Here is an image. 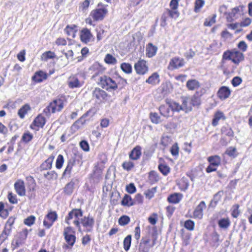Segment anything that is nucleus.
I'll use <instances>...</instances> for the list:
<instances>
[{
    "instance_id": "f257e3e1",
    "label": "nucleus",
    "mask_w": 252,
    "mask_h": 252,
    "mask_svg": "<svg viewBox=\"0 0 252 252\" xmlns=\"http://www.w3.org/2000/svg\"><path fill=\"white\" fill-rule=\"evenodd\" d=\"M82 216L83 211L81 209H73L66 216L65 222L66 224H69L70 220L74 217L76 219L73 221V224L79 230H81V226L82 225L86 231H92L95 223L94 218L89 214L87 216L83 217L79 220V218Z\"/></svg>"
},
{
    "instance_id": "f03ea898",
    "label": "nucleus",
    "mask_w": 252,
    "mask_h": 252,
    "mask_svg": "<svg viewBox=\"0 0 252 252\" xmlns=\"http://www.w3.org/2000/svg\"><path fill=\"white\" fill-rule=\"evenodd\" d=\"M98 84L102 89L110 92L122 90L127 85V82L119 75L113 77L104 75L99 78Z\"/></svg>"
},
{
    "instance_id": "7ed1b4c3",
    "label": "nucleus",
    "mask_w": 252,
    "mask_h": 252,
    "mask_svg": "<svg viewBox=\"0 0 252 252\" xmlns=\"http://www.w3.org/2000/svg\"><path fill=\"white\" fill-rule=\"evenodd\" d=\"M100 4L97 5V7L91 11L89 17L85 19L86 24L94 26V22L102 21L108 13L107 5H102L101 7H99Z\"/></svg>"
},
{
    "instance_id": "20e7f679",
    "label": "nucleus",
    "mask_w": 252,
    "mask_h": 252,
    "mask_svg": "<svg viewBox=\"0 0 252 252\" xmlns=\"http://www.w3.org/2000/svg\"><path fill=\"white\" fill-rule=\"evenodd\" d=\"M180 0H171L169 3V8L166 9L161 17L160 26L165 27L166 25V21L168 17L171 18H177L179 16V12L178 11L179 3Z\"/></svg>"
},
{
    "instance_id": "39448f33",
    "label": "nucleus",
    "mask_w": 252,
    "mask_h": 252,
    "mask_svg": "<svg viewBox=\"0 0 252 252\" xmlns=\"http://www.w3.org/2000/svg\"><path fill=\"white\" fill-rule=\"evenodd\" d=\"M65 102V99L64 97L57 98L51 101L43 112L46 116L61 112L64 107Z\"/></svg>"
},
{
    "instance_id": "423d86ee",
    "label": "nucleus",
    "mask_w": 252,
    "mask_h": 252,
    "mask_svg": "<svg viewBox=\"0 0 252 252\" xmlns=\"http://www.w3.org/2000/svg\"><path fill=\"white\" fill-rule=\"evenodd\" d=\"M63 236L66 244L63 246V249L65 250L71 249L75 243L76 237L75 231L71 226L64 228Z\"/></svg>"
},
{
    "instance_id": "0eeeda50",
    "label": "nucleus",
    "mask_w": 252,
    "mask_h": 252,
    "mask_svg": "<svg viewBox=\"0 0 252 252\" xmlns=\"http://www.w3.org/2000/svg\"><path fill=\"white\" fill-rule=\"evenodd\" d=\"M207 160L209 165L206 168V171L209 173L217 170V167L220 165L221 159L219 156L214 155L209 157Z\"/></svg>"
},
{
    "instance_id": "6e6552de",
    "label": "nucleus",
    "mask_w": 252,
    "mask_h": 252,
    "mask_svg": "<svg viewBox=\"0 0 252 252\" xmlns=\"http://www.w3.org/2000/svg\"><path fill=\"white\" fill-rule=\"evenodd\" d=\"M134 68L137 74L144 75L149 71L148 62L144 59H140L134 63Z\"/></svg>"
},
{
    "instance_id": "1a4fd4ad",
    "label": "nucleus",
    "mask_w": 252,
    "mask_h": 252,
    "mask_svg": "<svg viewBox=\"0 0 252 252\" xmlns=\"http://www.w3.org/2000/svg\"><path fill=\"white\" fill-rule=\"evenodd\" d=\"M206 208V203L204 201H201L194 209L192 216L189 213L186 215V218H191L194 219L201 220L203 217V211Z\"/></svg>"
},
{
    "instance_id": "9d476101",
    "label": "nucleus",
    "mask_w": 252,
    "mask_h": 252,
    "mask_svg": "<svg viewBox=\"0 0 252 252\" xmlns=\"http://www.w3.org/2000/svg\"><path fill=\"white\" fill-rule=\"evenodd\" d=\"M46 123V119L42 114H39L33 120L30 126V128L37 131L40 128H43Z\"/></svg>"
},
{
    "instance_id": "9b49d317",
    "label": "nucleus",
    "mask_w": 252,
    "mask_h": 252,
    "mask_svg": "<svg viewBox=\"0 0 252 252\" xmlns=\"http://www.w3.org/2000/svg\"><path fill=\"white\" fill-rule=\"evenodd\" d=\"M27 181L28 189V198L30 200L34 199L36 196L35 193L36 183L34 178L32 176H28L26 177Z\"/></svg>"
},
{
    "instance_id": "f8f14e48",
    "label": "nucleus",
    "mask_w": 252,
    "mask_h": 252,
    "mask_svg": "<svg viewBox=\"0 0 252 252\" xmlns=\"http://www.w3.org/2000/svg\"><path fill=\"white\" fill-rule=\"evenodd\" d=\"M58 219V214L55 211L50 210L45 216L43 224L44 226L49 229Z\"/></svg>"
},
{
    "instance_id": "ddd939ff",
    "label": "nucleus",
    "mask_w": 252,
    "mask_h": 252,
    "mask_svg": "<svg viewBox=\"0 0 252 252\" xmlns=\"http://www.w3.org/2000/svg\"><path fill=\"white\" fill-rule=\"evenodd\" d=\"M185 60L179 57L172 58L168 65L167 68L169 70H174L183 67L185 64Z\"/></svg>"
},
{
    "instance_id": "4468645a",
    "label": "nucleus",
    "mask_w": 252,
    "mask_h": 252,
    "mask_svg": "<svg viewBox=\"0 0 252 252\" xmlns=\"http://www.w3.org/2000/svg\"><path fill=\"white\" fill-rule=\"evenodd\" d=\"M93 97L99 103H101L107 100L108 94L105 91L99 88H95L92 93Z\"/></svg>"
},
{
    "instance_id": "2eb2a0df",
    "label": "nucleus",
    "mask_w": 252,
    "mask_h": 252,
    "mask_svg": "<svg viewBox=\"0 0 252 252\" xmlns=\"http://www.w3.org/2000/svg\"><path fill=\"white\" fill-rule=\"evenodd\" d=\"M152 239L151 245H146L140 242L139 248V252H149L151 248L153 247L157 243L158 240V234L156 232L152 233L151 235Z\"/></svg>"
},
{
    "instance_id": "dca6fc26",
    "label": "nucleus",
    "mask_w": 252,
    "mask_h": 252,
    "mask_svg": "<svg viewBox=\"0 0 252 252\" xmlns=\"http://www.w3.org/2000/svg\"><path fill=\"white\" fill-rule=\"evenodd\" d=\"M67 85L70 89H74L81 87L83 85V82L79 80L77 74L70 75L67 81Z\"/></svg>"
},
{
    "instance_id": "f3484780",
    "label": "nucleus",
    "mask_w": 252,
    "mask_h": 252,
    "mask_svg": "<svg viewBox=\"0 0 252 252\" xmlns=\"http://www.w3.org/2000/svg\"><path fill=\"white\" fill-rule=\"evenodd\" d=\"M106 68L97 62H94L89 68V70L93 74V77L103 74Z\"/></svg>"
},
{
    "instance_id": "a211bd4d",
    "label": "nucleus",
    "mask_w": 252,
    "mask_h": 252,
    "mask_svg": "<svg viewBox=\"0 0 252 252\" xmlns=\"http://www.w3.org/2000/svg\"><path fill=\"white\" fill-rule=\"evenodd\" d=\"M28 235V230L27 228L23 229L19 233V236L16 239L14 243L12 242V245L13 246V249H16L23 244L26 240Z\"/></svg>"
},
{
    "instance_id": "6ab92c4d",
    "label": "nucleus",
    "mask_w": 252,
    "mask_h": 252,
    "mask_svg": "<svg viewBox=\"0 0 252 252\" xmlns=\"http://www.w3.org/2000/svg\"><path fill=\"white\" fill-rule=\"evenodd\" d=\"M14 188L16 193L20 196L26 195V189L24 181L22 179H18L14 184Z\"/></svg>"
},
{
    "instance_id": "aec40b11",
    "label": "nucleus",
    "mask_w": 252,
    "mask_h": 252,
    "mask_svg": "<svg viewBox=\"0 0 252 252\" xmlns=\"http://www.w3.org/2000/svg\"><path fill=\"white\" fill-rule=\"evenodd\" d=\"M93 34L90 30L87 28H83L80 32V38L81 41L85 44L89 43L92 38Z\"/></svg>"
},
{
    "instance_id": "412c9836",
    "label": "nucleus",
    "mask_w": 252,
    "mask_h": 252,
    "mask_svg": "<svg viewBox=\"0 0 252 252\" xmlns=\"http://www.w3.org/2000/svg\"><path fill=\"white\" fill-rule=\"evenodd\" d=\"M231 94V91L226 86H221L217 92L218 97L221 100H224L229 97Z\"/></svg>"
},
{
    "instance_id": "4be33fe9",
    "label": "nucleus",
    "mask_w": 252,
    "mask_h": 252,
    "mask_svg": "<svg viewBox=\"0 0 252 252\" xmlns=\"http://www.w3.org/2000/svg\"><path fill=\"white\" fill-rule=\"evenodd\" d=\"M54 159L55 155L53 154L50 155L40 164L39 166L40 170L42 171L51 169Z\"/></svg>"
},
{
    "instance_id": "5701e85b",
    "label": "nucleus",
    "mask_w": 252,
    "mask_h": 252,
    "mask_svg": "<svg viewBox=\"0 0 252 252\" xmlns=\"http://www.w3.org/2000/svg\"><path fill=\"white\" fill-rule=\"evenodd\" d=\"M48 78V74L43 71L40 70L36 71L34 75L32 76V80L36 83H41L45 80Z\"/></svg>"
},
{
    "instance_id": "b1692460",
    "label": "nucleus",
    "mask_w": 252,
    "mask_h": 252,
    "mask_svg": "<svg viewBox=\"0 0 252 252\" xmlns=\"http://www.w3.org/2000/svg\"><path fill=\"white\" fill-rule=\"evenodd\" d=\"M142 148L139 145L136 146L129 153V158L131 160H138L142 155Z\"/></svg>"
},
{
    "instance_id": "393cba45",
    "label": "nucleus",
    "mask_w": 252,
    "mask_h": 252,
    "mask_svg": "<svg viewBox=\"0 0 252 252\" xmlns=\"http://www.w3.org/2000/svg\"><path fill=\"white\" fill-rule=\"evenodd\" d=\"M180 117H176L172 119V120L169 121L164 126V127L167 130H172L176 129L179 125L181 123Z\"/></svg>"
},
{
    "instance_id": "a878e982",
    "label": "nucleus",
    "mask_w": 252,
    "mask_h": 252,
    "mask_svg": "<svg viewBox=\"0 0 252 252\" xmlns=\"http://www.w3.org/2000/svg\"><path fill=\"white\" fill-rule=\"evenodd\" d=\"M64 31L67 36H70L72 38H74L76 36V33L78 31V27L75 24L67 25L65 27Z\"/></svg>"
},
{
    "instance_id": "bb28decb",
    "label": "nucleus",
    "mask_w": 252,
    "mask_h": 252,
    "mask_svg": "<svg viewBox=\"0 0 252 252\" xmlns=\"http://www.w3.org/2000/svg\"><path fill=\"white\" fill-rule=\"evenodd\" d=\"M224 60H231L235 63H236V51L227 50L224 52L222 55V62Z\"/></svg>"
},
{
    "instance_id": "cd10ccee",
    "label": "nucleus",
    "mask_w": 252,
    "mask_h": 252,
    "mask_svg": "<svg viewBox=\"0 0 252 252\" xmlns=\"http://www.w3.org/2000/svg\"><path fill=\"white\" fill-rule=\"evenodd\" d=\"M183 194L181 193L175 192L170 194L168 198L167 201L170 203L178 204L183 198Z\"/></svg>"
},
{
    "instance_id": "c85d7f7f",
    "label": "nucleus",
    "mask_w": 252,
    "mask_h": 252,
    "mask_svg": "<svg viewBox=\"0 0 252 252\" xmlns=\"http://www.w3.org/2000/svg\"><path fill=\"white\" fill-rule=\"evenodd\" d=\"M200 87V83L196 79L189 80L186 83V87L189 91H195Z\"/></svg>"
},
{
    "instance_id": "c756f323",
    "label": "nucleus",
    "mask_w": 252,
    "mask_h": 252,
    "mask_svg": "<svg viewBox=\"0 0 252 252\" xmlns=\"http://www.w3.org/2000/svg\"><path fill=\"white\" fill-rule=\"evenodd\" d=\"M158 111L160 114L166 118L171 116V110L168 105L162 104L158 107Z\"/></svg>"
},
{
    "instance_id": "7c9ffc66",
    "label": "nucleus",
    "mask_w": 252,
    "mask_h": 252,
    "mask_svg": "<svg viewBox=\"0 0 252 252\" xmlns=\"http://www.w3.org/2000/svg\"><path fill=\"white\" fill-rule=\"evenodd\" d=\"M225 116L224 113L220 110L217 111L214 115L212 121V125L213 126H216L219 124V122L220 120H225Z\"/></svg>"
},
{
    "instance_id": "2f4dec72",
    "label": "nucleus",
    "mask_w": 252,
    "mask_h": 252,
    "mask_svg": "<svg viewBox=\"0 0 252 252\" xmlns=\"http://www.w3.org/2000/svg\"><path fill=\"white\" fill-rule=\"evenodd\" d=\"M158 51L157 46L154 45L152 43H149L146 48V55L148 58H152L156 55Z\"/></svg>"
},
{
    "instance_id": "473e14b6",
    "label": "nucleus",
    "mask_w": 252,
    "mask_h": 252,
    "mask_svg": "<svg viewBox=\"0 0 252 252\" xmlns=\"http://www.w3.org/2000/svg\"><path fill=\"white\" fill-rule=\"evenodd\" d=\"M165 102L166 104L169 106L171 111L172 112H179L183 110L182 106L175 101H171L167 99L165 100Z\"/></svg>"
},
{
    "instance_id": "72a5a7b5",
    "label": "nucleus",
    "mask_w": 252,
    "mask_h": 252,
    "mask_svg": "<svg viewBox=\"0 0 252 252\" xmlns=\"http://www.w3.org/2000/svg\"><path fill=\"white\" fill-rule=\"evenodd\" d=\"M135 204V201L130 195L125 194L121 201V205L124 207H131Z\"/></svg>"
},
{
    "instance_id": "f704fd0d",
    "label": "nucleus",
    "mask_w": 252,
    "mask_h": 252,
    "mask_svg": "<svg viewBox=\"0 0 252 252\" xmlns=\"http://www.w3.org/2000/svg\"><path fill=\"white\" fill-rule=\"evenodd\" d=\"M88 113L89 112L85 113L81 117H80L71 126V129L73 130L74 132L78 130L81 127V126L84 124L85 121H84V122H82V120L84 118L88 116Z\"/></svg>"
},
{
    "instance_id": "c9c22d12",
    "label": "nucleus",
    "mask_w": 252,
    "mask_h": 252,
    "mask_svg": "<svg viewBox=\"0 0 252 252\" xmlns=\"http://www.w3.org/2000/svg\"><path fill=\"white\" fill-rule=\"evenodd\" d=\"M31 110L30 104L26 103L23 105L18 111V115L20 119H23L25 116Z\"/></svg>"
},
{
    "instance_id": "e433bc0d",
    "label": "nucleus",
    "mask_w": 252,
    "mask_h": 252,
    "mask_svg": "<svg viewBox=\"0 0 252 252\" xmlns=\"http://www.w3.org/2000/svg\"><path fill=\"white\" fill-rule=\"evenodd\" d=\"M75 159L74 158H70L68 160L67 165L63 174V176H65L66 175L69 176L70 175L73 167L75 164Z\"/></svg>"
},
{
    "instance_id": "4c0bfd02",
    "label": "nucleus",
    "mask_w": 252,
    "mask_h": 252,
    "mask_svg": "<svg viewBox=\"0 0 252 252\" xmlns=\"http://www.w3.org/2000/svg\"><path fill=\"white\" fill-rule=\"evenodd\" d=\"M159 75L158 72L153 73L146 80V83L152 85H155L159 83Z\"/></svg>"
},
{
    "instance_id": "58836bf2",
    "label": "nucleus",
    "mask_w": 252,
    "mask_h": 252,
    "mask_svg": "<svg viewBox=\"0 0 252 252\" xmlns=\"http://www.w3.org/2000/svg\"><path fill=\"white\" fill-rule=\"evenodd\" d=\"M159 180V175L156 171L152 170L149 173L148 181L151 185L157 183Z\"/></svg>"
},
{
    "instance_id": "ea45409f",
    "label": "nucleus",
    "mask_w": 252,
    "mask_h": 252,
    "mask_svg": "<svg viewBox=\"0 0 252 252\" xmlns=\"http://www.w3.org/2000/svg\"><path fill=\"white\" fill-rule=\"evenodd\" d=\"M56 57L55 52L51 51H48L44 52L40 56L42 61H47L49 59H54Z\"/></svg>"
},
{
    "instance_id": "a19ab883",
    "label": "nucleus",
    "mask_w": 252,
    "mask_h": 252,
    "mask_svg": "<svg viewBox=\"0 0 252 252\" xmlns=\"http://www.w3.org/2000/svg\"><path fill=\"white\" fill-rule=\"evenodd\" d=\"M149 118L151 122L155 124H158L162 121L161 117L157 112H151Z\"/></svg>"
},
{
    "instance_id": "79ce46f5",
    "label": "nucleus",
    "mask_w": 252,
    "mask_h": 252,
    "mask_svg": "<svg viewBox=\"0 0 252 252\" xmlns=\"http://www.w3.org/2000/svg\"><path fill=\"white\" fill-rule=\"evenodd\" d=\"M16 218L15 216H10L6 221L4 228L9 231H12L13 225L15 223Z\"/></svg>"
},
{
    "instance_id": "37998d69",
    "label": "nucleus",
    "mask_w": 252,
    "mask_h": 252,
    "mask_svg": "<svg viewBox=\"0 0 252 252\" xmlns=\"http://www.w3.org/2000/svg\"><path fill=\"white\" fill-rule=\"evenodd\" d=\"M158 188L157 187L145 190L144 192V194L146 198L150 200L155 196V193L157 191Z\"/></svg>"
},
{
    "instance_id": "c03bdc74",
    "label": "nucleus",
    "mask_w": 252,
    "mask_h": 252,
    "mask_svg": "<svg viewBox=\"0 0 252 252\" xmlns=\"http://www.w3.org/2000/svg\"><path fill=\"white\" fill-rule=\"evenodd\" d=\"M8 216L9 211L5 208L4 202L0 201V217L3 219H5Z\"/></svg>"
},
{
    "instance_id": "a18cd8bd",
    "label": "nucleus",
    "mask_w": 252,
    "mask_h": 252,
    "mask_svg": "<svg viewBox=\"0 0 252 252\" xmlns=\"http://www.w3.org/2000/svg\"><path fill=\"white\" fill-rule=\"evenodd\" d=\"M205 3L204 0H195L194 3L193 11L195 13L200 12Z\"/></svg>"
},
{
    "instance_id": "49530a36",
    "label": "nucleus",
    "mask_w": 252,
    "mask_h": 252,
    "mask_svg": "<svg viewBox=\"0 0 252 252\" xmlns=\"http://www.w3.org/2000/svg\"><path fill=\"white\" fill-rule=\"evenodd\" d=\"M11 233V231L3 228L0 234V245L2 244L6 240L8 239V237L10 236Z\"/></svg>"
},
{
    "instance_id": "de8ad7c7",
    "label": "nucleus",
    "mask_w": 252,
    "mask_h": 252,
    "mask_svg": "<svg viewBox=\"0 0 252 252\" xmlns=\"http://www.w3.org/2000/svg\"><path fill=\"white\" fill-rule=\"evenodd\" d=\"M236 8H234L232 10V12L225 13L226 19L228 23L233 22L236 18Z\"/></svg>"
},
{
    "instance_id": "09e8293b",
    "label": "nucleus",
    "mask_w": 252,
    "mask_h": 252,
    "mask_svg": "<svg viewBox=\"0 0 252 252\" xmlns=\"http://www.w3.org/2000/svg\"><path fill=\"white\" fill-rule=\"evenodd\" d=\"M181 232V239L182 240L183 245L187 246L189 244L190 234L189 233H185L183 230H182Z\"/></svg>"
},
{
    "instance_id": "8fccbe9b",
    "label": "nucleus",
    "mask_w": 252,
    "mask_h": 252,
    "mask_svg": "<svg viewBox=\"0 0 252 252\" xmlns=\"http://www.w3.org/2000/svg\"><path fill=\"white\" fill-rule=\"evenodd\" d=\"M33 138V134L31 133L29 131H26L25 132L22 136L21 140L23 142L25 143H28L31 141Z\"/></svg>"
},
{
    "instance_id": "3c124183",
    "label": "nucleus",
    "mask_w": 252,
    "mask_h": 252,
    "mask_svg": "<svg viewBox=\"0 0 252 252\" xmlns=\"http://www.w3.org/2000/svg\"><path fill=\"white\" fill-rule=\"evenodd\" d=\"M131 244V235H128L126 236L123 242V247L126 251H127L129 250Z\"/></svg>"
},
{
    "instance_id": "603ef678",
    "label": "nucleus",
    "mask_w": 252,
    "mask_h": 252,
    "mask_svg": "<svg viewBox=\"0 0 252 252\" xmlns=\"http://www.w3.org/2000/svg\"><path fill=\"white\" fill-rule=\"evenodd\" d=\"M230 220L228 218H223L218 221V225L220 228H227L230 225Z\"/></svg>"
},
{
    "instance_id": "864d4df0",
    "label": "nucleus",
    "mask_w": 252,
    "mask_h": 252,
    "mask_svg": "<svg viewBox=\"0 0 252 252\" xmlns=\"http://www.w3.org/2000/svg\"><path fill=\"white\" fill-rule=\"evenodd\" d=\"M121 68L123 72L126 74H130L132 71V66L129 63H121Z\"/></svg>"
},
{
    "instance_id": "5fc2aeb1",
    "label": "nucleus",
    "mask_w": 252,
    "mask_h": 252,
    "mask_svg": "<svg viewBox=\"0 0 252 252\" xmlns=\"http://www.w3.org/2000/svg\"><path fill=\"white\" fill-rule=\"evenodd\" d=\"M122 166L125 170L129 171L134 167V163L131 160L125 161L122 163Z\"/></svg>"
},
{
    "instance_id": "6e6d98bb",
    "label": "nucleus",
    "mask_w": 252,
    "mask_h": 252,
    "mask_svg": "<svg viewBox=\"0 0 252 252\" xmlns=\"http://www.w3.org/2000/svg\"><path fill=\"white\" fill-rule=\"evenodd\" d=\"M104 62L108 64H115L117 63V59L111 54H107L104 58Z\"/></svg>"
},
{
    "instance_id": "4d7b16f0",
    "label": "nucleus",
    "mask_w": 252,
    "mask_h": 252,
    "mask_svg": "<svg viewBox=\"0 0 252 252\" xmlns=\"http://www.w3.org/2000/svg\"><path fill=\"white\" fill-rule=\"evenodd\" d=\"M74 186V183L72 181L68 183L64 188V193L68 195L71 194L73 192Z\"/></svg>"
},
{
    "instance_id": "13d9d810",
    "label": "nucleus",
    "mask_w": 252,
    "mask_h": 252,
    "mask_svg": "<svg viewBox=\"0 0 252 252\" xmlns=\"http://www.w3.org/2000/svg\"><path fill=\"white\" fill-rule=\"evenodd\" d=\"M184 227L189 231H192L194 229L195 222L191 220H187L184 222Z\"/></svg>"
},
{
    "instance_id": "bf43d9fd",
    "label": "nucleus",
    "mask_w": 252,
    "mask_h": 252,
    "mask_svg": "<svg viewBox=\"0 0 252 252\" xmlns=\"http://www.w3.org/2000/svg\"><path fill=\"white\" fill-rule=\"evenodd\" d=\"M158 168L160 172L164 176H166L170 171L169 166L164 164H159Z\"/></svg>"
},
{
    "instance_id": "052dcab7",
    "label": "nucleus",
    "mask_w": 252,
    "mask_h": 252,
    "mask_svg": "<svg viewBox=\"0 0 252 252\" xmlns=\"http://www.w3.org/2000/svg\"><path fill=\"white\" fill-rule=\"evenodd\" d=\"M7 197L10 204H16L18 203V200L17 195L12 192H8Z\"/></svg>"
},
{
    "instance_id": "680f3d73",
    "label": "nucleus",
    "mask_w": 252,
    "mask_h": 252,
    "mask_svg": "<svg viewBox=\"0 0 252 252\" xmlns=\"http://www.w3.org/2000/svg\"><path fill=\"white\" fill-rule=\"evenodd\" d=\"M216 15L213 14L211 17H208L205 19L204 22V26L205 27H211L213 24L216 23Z\"/></svg>"
},
{
    "instance_id": "e2e57ef3",
    "label": "nucleus",
    "mask_w": 252,
    "mask_h": 252,
    "mask_svg": "<svg viewBox=\"0 0 252 252\" xmlns=\"http://www.w3.org/2000/svg\"><path fill=\"white\" fill-rule=\"evenodd\" d=\"M189 183L186 180L183 178L178 183V186L179 189L182 191H185L189 187Z\"/></svg>"
},
{
    "instance_id": "0e129e2a",
    "label": "nucleus",
    "mask_w": 252,
    "mask_h": 252,
    "mask_svg": "<svg viewBox=\"0 0 252 252\" xmlns=\"http://www.w3.org/2000/svg\"><path fill=\"white\" fill-rule=\"evenodd\" d=\"M130 221V218L128 216L123 215L119 218L118 222L120 225L125 226Z\"/></svg>"
},
{
    "instance_id": "69168bd1",
    "label": "nucleus",
    "mask_w": 252,
    "mask_h": 252,
    "mask_svg": "<svg viewBox=\"0 0 252 252\" xmlns=\"http://www.w3.org/2000/svg\"><path fill=\"white\" fill-rule=\"evenodd\" d=\"M64 161L63 156L62 155H59L56 161V167L58 169H61L63 167Z\"/></svg>"
},
{
    "instance_id": "338daca9",
    "label": "nucleus",
    "mask_w": 252,
    "mask_h": 252,
    "mask_svg": "<svg viewBox=\"0 0 252 252\" xmlns=\"http://www.w3.org/2000/svg\"><path fill=\"white\" fill-rule=\"evenodd\" d=\"M35 217L33 215L28 217L24 220L25 225L31 226L35 223Z\"/></svg>"
},
{
    "instance_id": "774afa93",
    "label": "nucleus",
    "mask_w": 252,
    "mask_h": 252,
    "mask_svg": "<svg viewBox=\"0 0 252 252\" xmlns=\"http://www.w3.org/2000/svg\"><path fill=\"white\" fill-rule=\"evenodd\" d=\"M190 103L193 106H198L201 103V98L193 95L190 99Z\"/></svg>"
}]
</instances>
